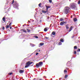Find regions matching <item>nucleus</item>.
Returning <instances> with one entry per match:
<instances>
[{
  "instance_id": "obj_1",
  "label": "nucleus",
  "mask_w": 80,
  "mask_h": 80,
  "mask_svg": "<svg viewBox=\"0 0 80 80\" xmlns=\"http://www.w3.org/2000/svg\"><path fill=\"white\" fill-rule=\"evenodd\" d=\"M70 10H71V9H70L69 7H66L64 10V12L66 14H68Z\"/></svg>"
},
{
  "instance_id": "obj_2",
  "label": "nucleus",
  "mask_w": 80,
  "mask_h": 80,
  "mask_svg": "<svg viewBox=\"0 0 80 80\" xmlns=\"http://www.w3.org/2000/svg\"><path fill=\"white\" fill-rule=\"evenodd\" d=\"M70 7L71 8L73 9V10L76 9V5L74 3H71L70 5Z\"/></svg>"
},
{
  "instance_id": "obj_3",
  "label": "nucleus",
  "mask_w": 80,
  "mask_h": 80,
  "mask_svg": "<svg viewBox=\"0 0 80 80\" xmlns=\"http://www.w3.org/2000/svg\"><path fill=\"white\" fill-rule=\"evenodd\" d=\"M32 63H33V62H30V61H29V62H27L26 63L27 65H26L25 67V68H28V67H29V66H30V65H31V64H32Z\"/></svg>"
},
{
  "instance_id": "obj_4",
  "label": "nucleus",
  "mask_w": 80,
  "mask_h": 80,
  "mask_svg": "<svg viewBox=\"0 0 80 80\" xmlns=\"http://www.w3.org/2000/svg\"><path fill=\"white\" fill-rule=\"evenodd\" d=\"M14 7H14V8H17V10L18 9V4L17 3V2H15L14 4Z\"/></svg>"
},
{
  "instance_id": "obj_5",
  "label": "nucleus",
  "mask_w": 80,
  "mask_h": 80,
  "mask_svg": "<svg viewBox=\"0 0 80 80\" xmlns=\"http://www.w3.org/2000/svg\"><path fill=\"white\" fill-rule=\"evenodd\" d=\"M64 23L65 24V25L66 24H67V22L64 21L60 23V25H61V26L63 25V24H64Z\"/></svg>"
},
{
  "instance_id": "obj_6",
  "label": "nucleus",
  "mask_w": 80,
  "mask_h": 80,
  "mask_svg": "<svg viewBox=\"0 0 80 80\" xmlns=\"http://www.w3.org/2000/svg\"><path fill=\"white\" fill-rule=\"evenodd\" d=\"M55 34H56V33L55 32V31H53L51 35V37H53L52 35H55Z\"/></svg>"
},
{
  "instance_id": "obj_7",
  "label": "nucleus",
  "mask_w": 80,
  "mask_h": 80,
  "mask_svg": "<svg viewBox=\"0 0 80 80\" xmlns=\"http://www.w3.org/2000/svg\"><path fill=\"white\" fill-rule=\"evenodd\" d=\"M45 7L46 8V10H47V11H48V8H50V6L46 5Z\"/></svg>"
},
{
  "instance_id": "obj_8",
  "label": "nucleus",
  "mask_w": 80,
  "mask_h": 80,
  "mask_svg": "<svg viewBox=\"0 0 80 80\" xmlns=\"http://www.w3.org/2000/svg\"><path fill=\"white\" fill-rule=\"evenodd\" d=\"M19 72L20 73H24V70H19Z\"/></svg>"
},
{
  "instance_id": "obj_9",
  "label": "nucleus",
  "mask_w": 80,
  "mask_h": 80,
  "mask_svg": "<svg viewBox=\"0 0 80 80\" xmlns=\"http://www.w3.org/2000/svg\"><path fill=\"white\" fill-rule=\"evenodd\" d=\"M36 66L37 68H39V67H40V65L38 63H37L36 65Z\"/></svg>"
},
{
  "instance_id": "obj_10",
  "label": "nucleus",
  "mask_w": 80,
  "mask_h": 80,
  "mask_svg": "<svg viewBox=\"0 0 80 80\" xmlns=\"http://www.w3.org/2000/svg\"><path fill=\"white\" fill-rule=\"evenodd\" d=\"M47 12H48V11H47V10L46 11H45L43 10L42 11V12L44 13H47Z\"/></svg>"
},
{
  "instance_id": "obj_11",
  "label": "nucleus",
  "mask_w": 80,
  "mask_h": 80,
  "mask_svg": "<svg viewBox=\"0 0 80 80\" xmlns=\"http://www.w3.org/2000/svg\"><path fill=\"white\" fill-rule=\"evenodd\" d=\"M68 25H69L68 24L67 25H66V28L67 29H68V28H69V27H68Z\"/></svg>"
},
{
  "instance_id": "obj_12",
  "label": "nucleus",
  "mask_w": 80,
  "mask_h": 80,
  "mask_svg": "<svg viewBox=\"0 0 80 80\" xmlns=\"http://www.w3.org/2000/svg\"><path fill=\"white\" fill-rule=\"evenodd\" d=\"M38 63L40 66V65H43V62H39Z\"/></svg>"
},
{
  "instance_id": "obj_13",
  "label": "nucleus",
  "mask_w": 80,
  "mask_h": 80,
  "mask_svg": "<svg viewBox=\"0 0 80 80\" xmlns=\"http://www.w3.org/2000/svg\"><path fill=\"white\" fill-rule=\"evenodd\" d=\"M73 21L74 22H77V19L76 18H74L73 19Z\"/></svg>"
},
{
  "instance_id": "obj_14",
  "label": "nucleus",
  "mask_w": 80,
  "mask_h": 80,
  "mask_svg": "<svg viewBox=\"0 0 80 80\" xmlns=\"http://www.w3.org/2000/svg\"><path fill=\"white\" fill-rule=\"evenodd\" d=\"M8 28H10V26L9 25H6V29L7 30Z\"/></svg>"
},
{
  "instance_id": "obj_15",
  "label": "nucleus",
  "mask_w": 80,
  "mask_h": 80,
  "mask_svg": "<svg viewBox=\"0 0 80 80\" xmlns=\"http://www.w3.org/2000/svg\"><path fill=\"white\" fill-rule=\"evenodd\" d=\"M60 22H62V21H64V19L63 18H61L60 19Z\"/></svg>"
},
{
  "instance_id": "obj_16",
  "label": "nucleus",
  "mask_w": 80,
  "mask_h": 80,
  "mask_svg": "<svg viewBox=\"0 0 80 80\" xmlns=\"http://www.w3.org/2000/svg\"><path fill=\"white\" fill-rule=\"evenodd\" d=\"M22 30L24 32H25V33H27V31H26V30H25L24 29H22Z\"/></svg>"
},
{
  "instance_id": "obj_17",
  "label": "nucleus",
  "mask_w": 80,
  "mask_h": 80,
  "mask_svg": "<svg viewBox=\"0 0 80 80\" xmlns=\"http://www.w3.org/2000/svg\"><path fill=\"white\" fill-rule=\"evenodd\" d=\"M44 45V43H40V46H43Z\"/></svg>"
},
{
  "instance_id": "obj_18",
  "label": "nucleus",
  "mask_w": 80,
  "mask_h": 80,
  "mask_svg": "<svg viewBox=\"0 0 80 80\" xmlns=\"http://www.w3.org/2000/svg\"><path fill=\"white\" fill-rule=\"evenodd\" d=\"M26 30L28 32V33H29V32H30V30L29 29H26Z\"/></svg>"
},
{
  "instance_id": "obj_19",
  "label": "nucleus",
  "mask_w": 80,
  "mask_h": 80,
  "mask_svg": "<svg viewBox=\"0 0 80 80\" xmlns=\"http://www.w3.org/2000/svg\"><path fill=\"white\" fill-rule=\"evenodd\" d=\"M62 42H60L58 44V45H62Z\"/></svg>"
},
{
  "instance_id": "obj_20",
  "label": "nucleus",
  "mask_w": 80,
  "mask_h": 80,
  "mask_svg": "<svg viewBox=\"0 0 80 80\" xmlns=\"http://www.w3.org/2000/svg\"><path fill=\"white\" fill-rule=\"evenodd\" d=\"M30 45L32 46V47H34V46H35V44H30Z\"/></svg>"
},
{
  "instance_id": "obj_21",
  "label": "nucleus",
  "mask_w": 80,
  "mask_h": 80,
  "mask_svg": "<svg viewBox=\"0 0 80 80\" xmlns=\"http://www.w3.org/2000/svg\"><path fill=\"white\" fill-rule=\"evenodd\" d=\"M2 20L3 21V22H5V17H3L2 18Z\"/></svg>"
},
{
  "instance_id": "obj_22",
  "label": "nucleus",
  "mask_w": 80,
  "mask_h": 80,
  "mask_svg": "<svg viewBox=\"0 0 80 80\" xmlns=\"http://www.w3.org/2000/svg\"><path fill=\"white\" fill-rule=\"evenodd\" d=\"M74 49H77V46H75L74 47Z\"/></svg>"
},
{
  "instance_id": "obj_23",
  "label": "nucleus",
  "mask_w": 80,
  "mask_h": 80,
  "mask_svg": "<svg viewBox=\"0 0 80 80\" xmlns=\"http://www.w3.org/2000/svg\"><path fill=\"white\" fill-rule=\"evenodd\" d=\"M60 41L61 42H64V41L63 39H61Z\"/></svg>"
},
{
  "instance_id": "obj_24",
  "label": "nucleus",
  "mask_w": 80,
  "mask_h": 80,
  "mask_svg": "<svg viewBox=\"0 0 80 80\" xmlns=\"http://www.w3.org/2000/svg\"><path fill=\"white\" fill-rule=\"evenodd\" d=\"M68 77V75L67 74H66L65 76V78H67Z\"/></svg>"
},
{
  "instance_id": "obj_25",
  "label": "nucleus",
  "mask_w": 80,
  "mask_h": 80,
  "mask_svg": "<svg viewBox=\"0 0 80 80\" xmlns=\"http://www.w3.org/2000/svg\"><path fill=\"white\" fill-rule=\"evenodd\" d=\"M44 32H47V28H44Z\"/></svg>"
},
{
  "instance_id": "obj_26",
  "label": "nucleus",
  "mask_w": 80,
  "mask_h": 80,
  "mask_svg": "<svg viewBox=\"0 0 80 80\" xmlns=\"http://www.w3.org/2000/svg\"><path fill=\"white\" fill-rule=\"evenodd\" d=\"M34 38H38V37L37 36H35L34 37Z\"/></svg>"
},
{
  "instance_id": "obj_27",
  "label": "nucleus",
  "mask_w": 80,
  "mask_h": 80,
  "mask_svg": "<svg viewBox=\"0 0 80 80\" xmlns=\"http://www.w3.org/2000/svg\"><path fill=\"white\" fill-rule=\"evenodd\" d=\"M12 22L10 23V24H9V25H8V26H9V27H11V26L12 25Z\"/></svg>"
},
{
  "instance_id": "obj_28",
  "label": "nucleus",
  "mask_w": 80,
  "mask_h": 80,
  "mask_svg": "<svg viewBox=\"0 0 80 80\" xmlns=\"http://www.w3.org/2000/svg\"><path fill=\"white\" fill-rule=\"evenodd\" d=\"M78 4L79 5L80 4V0H79L78 2Z\"/></svg>"
},
{
  "instance_id": "obj_29",
  "label": "nucleus",
  "mask_w": 80,
  "mask_h": 80,
  "mask_svg": "<svg viewBox=\"0 0 80 80\" xmlns=\"http://www.w3.org/2000/svg\"><path fill=\"white\" fill-rule=\"evenodd\" d=\"M64 73H67V70H66L65 69L64 70Z\"/></svg>"
},
{
  "instance_id": "obj_30",
  "label": "nucleus",
  "mask_w": 80,
  "mask_h": 80,
  "mask_svg": "<svg viewBox=\"0 0 80 80\" xmlns=\"http://www.w3.org/2000/svg\"><path fill=\"white\" fill-rule=\"evenodd\" d=\"M49 3H52V0H49Z\"/></svg>"
},
{
  "instance_id": "obj_31",
  "label": "nucleus",
  "mask_w": 80,
  "mask_h": 80,
  "mask_svg": "<svg viewBox=\"0 0 80 80\" xmlns=\"http://www.w3.org/2000/svg\"><path fill=\"white\" fill-rule=\"evenodd\" d=\"M77 52H80V49H78V50H77Z\"/></svg>"
},
{
  "instance_id": "obj_32",
  "label": "nucleus",
  "mask_w": 80,
  "mask_h": 80,
  "mask_svg": "<svg viewBox=\"0 0 80 80\" xmlns=\"http://www.w3.org/2000/svg\"><path fill=\"white\" fill-rule=\"evenodd\" d=\"M41 5V3H40L38 4V6H39V7H40Z\"/></svg>"
},
{
  "instance_id": "obj_33",
  "label": "nucleus",
  "mask_w": 80,
  "mask_h": 80,
  "mask_svg": "<svg viewBox=\"0 0 80 80\" xmlns=\"http://www.w3.org/2000/svg\"><path fill=\"white\" fill-rule=\"evenodd\" d=\"M72 28H73L72 27V26H71L70 28V30H72Z\"/></svg>"
},
{
  "instance_id": "obj_34",
  "label": "nucleus",
  "mask_w": 80,
  "mask_h": 80,
  "mask_svg": "<svg viewBox=\"0 0 80 80\" xmlns=\"http://www.w3.org/2000/svg\"><path fill=\"white\" fill-rule=\"evenodd\" d=\"M74 54H77V52L76 51H74Z\"/></svg>"
},
{
  "instance_id": "obj_35",
  "label": "nucleus",
  "mask_w": 80,
  "mask_h": 80,
  "mask_svg": "<svg viewBox=\"0 0 80 80\" xmlns=\"http://www.w3.org/2000/svg\"><path fill=\"white\" fill-rule=\"evenodd\" d=\"M45 38H46V39H49V38H48V37H45Z\"/></svg>"
},
{
  "instance_id": "obj_36",
  "label": "nucleus",
  "mask_w": 80,
  "mask_h": 80,
  "mask_svg": "<svg viewBox=\"0 0 80 80\" xmlns=\"http://www.w3.org/2000/svg\"><path fill=\"white\" fill-rule=\"evenodd\" d=\"M2 30H5V27H2Z\"/></svg>"
},
{
  "instance_id": "obj_37",
  "label": "nucleus",
  "mask_w": 80,
  "mask_h": 80,
  "mask_svg": "<svg viewBox=\"0 0 80 80\" xmlns=\"http://www.w3.org/2000/svg\"><path fill=\"white\" fill-rule=\"evenodd\" d=\"M36 55H38V53L37 52L36 54Z\"/></svg>"
},
{
  "instance_id": "obj_38",
  "label": "nucleus",
  "mask_w": 80,
  "mask_h": 80,
  "mask_svg": "<svg viewBox=\"0 0 80 80\" xmlns=\"http://www.w3.org/2000/svg\"><path fill=\"white\" fill-rule=\"evenodd\" d=\"M72 31V29H71V30H68V32H70L71 31Z\"/></svg>"
},
{
  "instance_id": "obj_39",
  "label": "nucleus",
  "mask_w": 80,
  "mask_h": 80,
  "mask_svg": "<svg viewBox=\"0 0 80 80\" xmlns=\"http://www.w3.org/2000/svg\"><path fill=\"white\" fill-rule=\"evenodd\" d=\"M9 75H12V72H11V73H9Z\"/></svg>"
},
{
  "instance_id": "obj_40",
  "label": "nucleus",
  "mask_w": 80,
  "mask_h": 80,
  "mask_svg": "<svg viewBox=\"0 0 80 80\" xmlns=\"http://www.w3.org/2000/svg\"><path fill=\"white\" fill-rule=\"evenodd\" d=\"M47 19H48V20L49 19H50V17H48Z\"/></svg>"
},
{
  "instance_id": "obj_41",
  "label": "nucleus",
  "mask_w": 80,
  "mask_h": 80,
  "mask_svg": "<svg viewBox=\"0 0 80 80\" xmlns=\"http://www.w3.org/2000/svg\"><path fill=\"white\" fill-rule=\"evenodd\" d=\"M51 49H52V50L53 49V47L52 46L51 47Z\"/></svg>"
},
{
  "instance_id": "obj_42",
  "label": "nucleus",
  "mask_w": 80,
  "mask_h": 80,
  "mask_svg": "<svg viewBox=\"0 0 80 80\" xmlns=\"http://www.w3.org/2000/svg\"><path fill=\"white\" fill-rule=\"evenodd\" d=\"M14 2V0H13L12 1V3H13Z\"/></svg>"
},
{
  "instance_id": "obj_43",
  "label": "nucleus",
  "mask_w": 80,
  "mask_h": 80,
  "mask_svg": "<svg viewBox=\"0 0 80 80\" xmlns=\"http://www.w3.org/2000/svg\"><path fill=\"white\" fill-rule=\"evenodd\" d=\"M74 36H73L72 37V38H74Z\"/></svg>"
},
{
  "instance_id": "obj_44",
  "label": "nucleus",
  "mask_w": 80,
  "mask_h": 80,
  "mask_svg": "<svg viewBox=\"0 0 80 80\" xmlns=\"http://www.w3.org/2000/svg\"><path fill=\"white\" fill-rule=\"evenodd\" d=\"M10 10V8H9V9H8V10Z\"/></svg>"
},
{
  "instance_id": "obj_45",
  "label": "nucleus",
  "mask_w": 80,
  "mask_h": 80,
  "mask_svg": "<svg viewBox=\"0 0 80 80\" xmlns=\"http://www.w3.org/2000/svg\"><path fill=\"white\" fill-rule=\"evenodd\" d=\"M67 64L68 65V64H69V63H68V62Z\"/></svg>"
},
{
  "instance_id": "obj_46",
  "label": "nucleus",
  "mask_w": 80,
  "mask_h": 80,
  "mask_svg": "<svg viewBox=\"0 0 80 80\" xmlns=\"http://www.w3.org/2000/svg\"><path fill=\"white\" fill-rule=\"evenodd\" d=\"M8 31H9V32H10V31L9 29H8Z\"/></svg>"
},
{
  "instance_id": "obj_47",
  "label": "nucleus",
  "mask_w": 80,
  "mask_h": 80,
  "mask_svg": "<svg viewBox=\"0 0 80 80\" xmlns=\"http://www.w3.org/2000/svg\"><path fill=\"white\" fill-rule=\"evenodd\" d=\"M12 27H10V29H12Z\"/></svg>"
},
{
  "instance_id": "obj_48",
  "label": "nucleus",
  "mask_w": 80,
  "mask_h": 80,
  "mask_svg": "<svg viewBox=\"0 0 80 80\" xmlns=\"http://www.w3.org/2000/svg\"><path fill=\"white\" fill-rule=\"evenodd\" d=\"M39 47H40V45H39Z\"/></svg>"
},
{
  "instance_id": "obj_49",
  "label": "nucleus",
  "mask_w": 80,
  "mask_h": 80,
  "mask_svg": "<svg viewBox=\"0 0 80 80\" xmlns=\"http://www.w3.org/2000/svg\"><path fill=\"white\" fill-rule=\"evenodd\" d=\"M28 22H30V21H28Z\"/></svg>"
},
{
  "instance_id": "obj_50",
  "label": "nucleus",
  "mask_w": 80,
  "mask_h": 80,
  "mask_svg": "<svg viewBox=\"0 0 80 80\" xmlns=\"http://www.w3.org/2000/svg\"><path fill=\"white\" fill-rule=\"evenodd\" d=\"M24 26H25V25H23V27H24Z\"/></svg>"
},
{
  "instance_id": "obj_51",
  "label": "nucleus",
  "mask_w": 80,
  "mask_h": 80,
  "mask_svg": "<svg viewBox=\"0 0 80 80\" xmlns=\"http://www.w3.org/2000/svg\"><path fill=\"white\" fill-rule=\"evenodd\" d=\"M39 52H40V50H39Z\"/></svg>"
},
{
  "instance_id": "obj_52",
  "label": "nucleus",
  "mask_w": 80,
  "mask_h": 80,
  "mask_svg": "<svg viewBox=\"0 0 80 80\" xmlns=\"http://www.w3.org/2000/svg\"><path fill=\"white\" fill-rule=\"evenodd\" d=\"M36 79H35V78H34V80H35Z\"/></svg>"
},
{
  "instance_id": "obj_53",
  "label": "nucleus",
  "mask_w": 80,
  "mask_h": 80,
  "mask_svg": "<svg viewBox=\"0 0 80 80\" xmlns=\"http://www.w3.org/2000/svg\"><path fill=\"white\" fill-rule=\"evenodd\" d=\"M78 55H79V53H78Z\"/></svg>"
},
{
  "instance_id": "obj_54",
  "label": "nucleus",
  "mask_w": 80,
  "mask_h": 80,
  "mask_svg": "<svg viewBox=\"0 0 80 80\" xmlns=\"http://www.w3.org/2000/svg\"><path fill=\"white\" fill-rule=\"evenodd\" d=\"M71 1L70 0H69V2H70Z\"/></svg>"
},
{
  "instance_id": "obj_55",
  "label": "nucleus",
  "mask_w": 80,
  "mask_h": 80,
  "mask_svg": "<svg viewBox=\"0 0 80 80\" xmlns=\"http://www.w3.org/2000/svg\"><path fill=\"white\" fill-rule=\"evenodd\" d=\"M72 58H73V57Z\"/></svg>"
},
{
  "instance_id": "obj_56",
  "label": "nucleus",
  "mask_w": 80,
  "mask_h": 80,
  "mask_svg": "<svg viewBox=\"0 0 80 80\" xmlns=\"http://www.w3.org/2000/svg\"><path fill=\"white\" fill-rule=\"evenodd\" d=\"M71 18H72V17H71Z\"/></svg>"
},
{
  "instance_id": "obj_57",
  "label": "nucleus",
  "mask_w": 80,
  "mask_h": 80,
  "mask_svg": "<svg viewBox=\"0 0 80 80\" xmlns=\"http://www.w3.org/2000/svg\"><path fill=\"white\" fill-rule=\"evenodd\" d=\"M71 18H72V17H71Z\"/></svg>"
}]
</instances>
